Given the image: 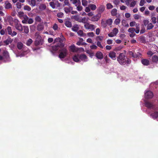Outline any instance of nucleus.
Masks as SVG:
<instances>
[{
	"instance_id": "1",
	"label": "nucleus",
	"mask_w": 158,
	"mask_h": 158,
	"mask_svg": "<svg viewBox=\"0 0 158 158\" xmlns=\"http://www.w3.org/2000/svg\"><path fill=\"white\" fill-rule=\"evenodd\" d=\"M117 60L121 65L129 64L131 63V60L128 58L123 53L119 54L117 58Z\"/></svg>"
},
{
	"instance_id": "2",
	"label": "nucleus",
	"mask_w": 158,
	"mask_h": 158,
	"mask_svg": "<svg viewBox=\"0 0 158 158\" xmlns=\"http://www.w3.org/2000/svg\"><path fill=\"white\" fill-rule=\"evenodd\" d=\"M56 40L59 41V42L56 44L54 45L52 47V49L53 51H57L60 50V48L64 47V44L61 42V39L60 38L57 39Z\"/></svg>"
},
{
	"instance_id": "3",
	"label": "nucleus",
	"mask_w": 158,
	"mask_h": 158,
	"mask_svg": "<svg viewBox=\"0 0 158 158\" xmlns=\"http://www.w3.org/2000/svg\"><path fill=\"white\" fill-rule=\"evenodd\" d=\"M60 53L59 55V57L60 58H65L68 54V50L67 49L64 47L59 50Z\"/></svg>"
},
{
	"instance_id": "4",
	"label": "nucleus",
	"mask_w": 158,
	"mask_h": 158,
	"mask_svg": "<svg viewBox=\"0 0 158 158\" xmlns=\"http://www.w3.org/2000/svg\"><path fill=\"white\" fill-rule=\"evenodd\" d=\"M84 27L86 29L90 30L92 31L94 30L95 28L94 25L89 24L88 23L85 24Z\"/></svg>"
},
{
	"instance_id": "5",
	"label": "nucleus",
	"mask_w": 158,
	"mask_h": 158,
	"mask_svg": "<svg viewBox=\"0 0 158 158\" xmlns=\"http://www.w3.org/2000/svg\"><path fill=\"white\" fill-rule=\"evenodd\" d=\"M101 16V14L98 13L96 15L93 16L91 18L90 20L93 22L97 21L100 19Z\"/></svg>"
},
{
	"instance_id": "6",
	"label": "nucleus",
	"mask_w": 158,
	"mask_h": 158,
	"mask_svg": "<svg viewBox=\"0 0 158 158\" xmlns=\"http://www.w3.org/2000/svg\"><path fill=\"white\" fill-rule=\"evenodd\" d=\"M129 53L130 56H131L134 58L140 57L141 55V54L139 52H137V53H134L132 51H129Z\"/></svg>"
},
{
	"instance_id": "7",
	"label": "nucleus",
	"mask_w": 158,
	"mask_h": 158,
	"mask_svg": "<svg viewBox=\"0 0 158 158\" xmlns=\"http://www.w3.org/2000/svg\"><path fill=\"white\" fill-rule=\"evenodd\" d=\"M152 92L150 91H147L145 94V97L146 98H151L153 97Z\"/></svg>"
},
{
	"instance_id": "8",
	"label": "nucleus",
	"mask_w": 158,
	"mask_h": 158,
	"mask_svg": "<svg viewBox=\"0 0 158 158\" xmlns=\"http://www.w3.org/2000/svg\"><path fill=\"white\" fill-rule=\"evenodd\" d=\"M145 105L146 107L148 108L151 109L152 108L154 110H156V109H155L154 108L153 105L152 103L148 102H145ZM156 110H158V108L156 109Z\"/></svg>"
},
{
	"instance_id": "9",
	"label": "nucleus",
	"mask_w": 158,
	"mask_h": 158,
	"mask_svg": "<svg viewBox=\"0 0 158 158\" xmlns=\"http://www.w3.org/2000/svg\"><path fill=\"white\" fill-rule=\"evenodd\" d=\"M69 48V50L73 52H77L79 50V48H76L74 44H72Z\"/></svg>"
},
{
	"instance_id": "10",
	"label": "nucleus",
	"mask_w": 158,
	"mask_h": 158,
	"mask_svg": "<svg viewBox=\"0 0 158 158\" xmlns=\"http://www.w3.org/2000/svg\"><path fill=\"white\" fill-rule=\"evenodd\" d=\"M95 56L96 57L99 59L101 60L103 58V54L100 51H98L95 54Z\"/></svg>"
},
{
	"instance_id": "11",
	"label": "nucleus",
	"mask_w": 158,
	"mask_h": 158,
	"mask_svg": "<svg viewBox=\"0 0 158 158\" xmlns=\"http://www.w3.org/2000/svg\"><path fill=\"white\" fill-rule=\"evenodd\" d=\"M116 53L113 51H111L109 54V56L113 60H115L116 58Z\"/></svg>"
},
{
	"instance_id": "12",
	"label": "nucleus",
	"mask_w": 158,
	"mask_h": 158,
	"mask_svg": "<svg viewBox=\"0 0 158 158\" xmlns=\"http://www.w3.org/2000/svg\"><path fill=\"white\" fill-rule=\"evenodd\" d=\"M79 58L80 60L85 62L87 61L85 60L87 59V57L85 54H82L79 55Z\"/></svg>"
},
{
	"instance_id": "13",
	"label": "nucleus",
	"mask_w": 158,
	"mask_h": 158,
	"mask_svg": "<svg viewBox=\"0 0 158 158\" xmlns=\"http://www.w3.org/2000/svg\"><path fill=\"white\" fill-rule=\"evenodd\" d=\"M150 116L154 119L157 118H158V111H154L153 113L151 114Z\"/></svg>"
},
{
	"instance_id": "14",
	"label": "nucleus",
	"mask_w": 158,
	"mask_h": 158,
	"mask_svg": "<svg viewBox=\"0 0 158 158\" xmlns=\"http://www.w3.org/2000/svg\"><path fill=\"white\" fill-rule=\"evenodd\" d=\"M15 27L16 29L20 31H23V29L22 25L20 23H17L15 25Z\"/></svg>"
},
{
	"instance_id": "15",
	"label": "nucleus",
	"mask_w": 158,
	"mask_h": 158,
	"mask_svg": "<svg viewBox=\"0 0 158 158\" xmlns=\"http://www.w3.org/2000/svg\"><path fill=\"white\" fill-rule=\"evenodd\" d=\"M141 61L142 64L144 65H148L149 64H150L149 60L147 59H143L141 60Z\"/></svg>"
},
{
	"instance_id": "16",
	"label": "nucleus",
	"mask_w": 158,
	"mask_h": 158,
	"mask_svg": "<svg viewBox=\"0 0 158 158\" xmlns=\"http://www.w3.org/2000/svg\"><path fill=\"white\" fill-rule=\"evenodd\" d=\"M44 27V26L42 24L39 23L37 26V29L38 31H40L43 30Z\"/></svg>"
},
{
	"instance_id": "17",
	"label": "nucleus",
	"mask_w": 158,
	"mask_h": 158,
	"mask_svg": "<svg viewBox=\"0 0 158 158\" xmlns=\"http://www.w3.org/2000/svg\"><path fill=\"white\" fill-rule=\"evenodd\" d=\"M69 6V7H65L64 8L65 12L67 14L70 12L71 11L73 10V7H72L70 6Z\"/></svg>"
},
{
	"instance_id": "18",
	"label": "nucleus",
	"mask_w": 158,
	"mask_h": 158,
	"mask_svg": "<svg viewBox=\"0 0 158 158\" xmlns=\"http://www.w3.org/2000/svg\"><path fill=\"white\" fill-rule=\"evenodd\" d=\"M35 23L37 22L40 23L41 22L42 20L40 16L38 15H36L35 18Z\"/></svg>"
},
{
	"instance_id": "19",
	"label": "nucleus",
	"mask_w": 158,
	"mask_h": 158,
	"mask_svg": "<svg viewBox=\"0 0 158 158\" xmlns=\"http://www.w3.org/2000/svg\"><path fill=\"white\" fill-rule=\"evenodd\" d=\"M79 27L78 24L74 25L72 28V30L75 32H77L79 30Z\"/></svg>"
},
{
	"instance_id": "20",
	"label": "nucleus",
	"mask_w": 158,
	"mask_h": 158,
	"mask_svg": "<svg viewBox=\"0 0 158 158\" xmlns=\"http://www.w3.org/2000/svg\"><path fill=\"white\" fill-rule=\"evenodd\" d=\"M79 55H74L73 58V60L75 62H78L80 60L79 59Z\"/></svg>"
},
{
	"instance_id": "21",
	"label": "nucleus",
	"mask_w": 158,
	"mask_h": 158,
	"mask_svg": "<svg viewBox=\"0 0 158 158\" xmlns=\"http://www.w3.org/2000/svg\"><path fill=\"white\" fill-rule=\"evenodd\" d=\"M70 1L72 2V3L75 5H81V2L80 0H70Z\"/></svg>"
},
{
	"instance_id": "22",
	"label": "nucleus",
	"mask_w": 158,
	"mask_h": 158,
	"mask_svg": "<svg viewBox=\"0 0 158 158\" xmlns=\"http://www.w3.org/2000/svg\"><path fill=\"white\" fill-rule=\"evenodd\" d=\"M64 24L68 27H72V23L69 20H67L65 21Z\"/></svg>"
},
{
	"instance_id": "23",
	"label": "nucleus",
	"mask_w": 158,
	"mask_h": 158,
	"mask_svg": "<svg viewBox=\"0 0 158 158\" xmlns=\"http://www.w3.org/2000/svg\"><path fill=\"white\" fill-rule=\"evenodd\" d=\"M77 33L78 35L81 36H85L86 35V34L85 33H84L83 32V31L81 30H80L78 31L77 32Z\"/></svg>"
},
{
	"instance_id": "24",
	"label": "nucleus",
	"mask_w": 158,
	"mask_h": 158,
	"mask_svg": "<svg viewBox=\"0 0 158 158\" xmlns=\"http://www.w3.org/2000/svg\"><path fill=\"white\" fill-rule=\"evenodd\" d=\"M111 14L113 16H116L117 14V10L115 8L113 9L111 11Z\"/></svg>"
},
{
	"instance_id": "25",
	"label": "nucleus",
	"mask_w": 158,
	"mask_h": 158,
	"mask_svg": "<svg viewBox=\"0 0 158 158\" xmlns=\"http://www.w3.org/2000/svg\"><path fill=\"white\" fill-rule=\"evenodd\" d=\"M139 39L140 42L143 43H145L146 42L144 36H141L139 37Z\"/></svg>"
},
{
	"instance_id": "26",
	"label": "nucleus",
	"mask_w": 158,
	"mask_h": 158,
	"mask_svg": "<svg viewBox=\"0 0 158 158\" xmlns=\"http://www.w3.org/2000/svg\"><path fill=\"white\" fill-rule=\"evenodd\" d=\"M5 8L7 9H10L12 8L11 4L9 2H6L5 3Z\"/></svg>"
},
{
	"instance_id": "27",
	"label": "nucleus",
	"mask_w": 158,
	"mask_h": 158,
	"mask_svg": "<svg viewBox=\"0 0 158 158\" xmlns=\"http://www.w3.org/2000/svg\"><path fill=\"white\" fill-rule=\"evenodd\" d=\"M23 44L21 42L18 43L17 44V47L18 48L19 50L21 49L23 47Z\"/></svg>"
},
{
	"instance_id": "28",
	"label": "nucleus",
	"mask_w": 158,
	"mask_h": 158,
	"mask_svg": "<svg viewBox=\"0 0 158 158\" xmlns=\"http://www.w3.org/2000/svg\"><path fill=\"white\" fill-rule=\"evenodd\" d=\"M154 26L151 23H149L148 24L147 26V29L148 30H151L153 28Z\"/></svg>"
},
{
	"instance_id": "29",
	"label": "nucleus",
	"mask_w": 158,
	"mask_h": 158,
	"mask_svg": "<svg viewBox=\"0 0 158 158\" xmlns=\"http://www.w3.org/2000/svg\"><path fill=\"white\" fill-rule=\"evenodd\" d=\"M152 60L153 62H156L158 61V56L154 55L152 58Z\"/></svg>"
},
{
	"instance_id": "30",
	"label": "nucleus",
	"mask_w": 158,
	"mask_h": 158,
	"mask_svg": "<svg viewBox=\"0 0 158 158\" xmlns=\"http://www.w3.org/2000/svg\"><path fill=\"white\" fill-rule=\"evenodd\" d=\"M42 41V40H38L37 39L35 40V46H38V45H39L40 44H42L41 43Z\"/></svg>"
},
{
	"instance_id": "31",
	"label": "nucleus",
	"mask_w": 158,
	"mask_h": 158,
	"mask_svg": "<svg viewBox=\"0 0 158 158\" xmlns=\"http://www.w3.org/2000/svg\"><path fill=\"white\" fill-rule=\"evenodd\" d=\"M24 32L26 34H27L29 32V29L28 27L23 26Z\"/></svg>"
},
{
	"instance_id": "32",
	"label": "nucleus",
	"mask_w": 158,
	"mask_h": 158,
	"mask_svg": "<svg viewBox=\"0 0 158 158\" xmlns=\"http://www.w3.org/2000/svg\"><path fill=\"white\" fill-rule=\"evenodd\" d=\"M3 55L6 58H7L9 56V53L7 51H4L3 53Z\"/></svg>"
},
{
	"instance_id": "33",
	"label": "nucleus",
	"mask_w": 158,
	"mask_h": 158,
	"mask_svg": "<svg viewBox=\"0 0 158 158\" xmlns=\"http://www.w3.org/2000/svg\"><path fill=\"white\" fill-rule=\"evenodd\" d=\"M106 22L107 25L110 26L112 24V20L111 19H108L106 20Z\"/></svg>"
},
{
	"instance_id": "34",
	"label": "nucleus",
	"mask_w": 158,
	"mask_h": 158,
	"mask_svg": "<svg viewBox=\"0 0 158 158\" xmlns=\"http://www.w3.org/2000/svg\"><path fill=\"white\" fill-rule=\"evenodd\" d=\"M143 23L144 25L145 26H147L149 23V21L148 19H144L143 21Z\"/></svg>"
},
{
	"instance_id": "35",
	"label": "nucleus",
	"mask_w": 158,
	"mask_h": 158,
	"mask_svg": "<svg viewBox=\"0 0 158 158\" xmlns=\"http://www.w3.org/2000/svg\"><path fill=\"white\" fill-rule=\"evenodd\" d=\"M30 5L32 7L35 6L36 5V0H31Z\"/></svg>"
},
{
	"instance_id": "36",
	"label": "nucleus",
	"mask_w": 158,
	"mask_h": 158,
	"mask_svg": "<svg viewBox=\"0 0 158 158\" xmlns=\"http://www.w3.org/2000/svg\"><path fill=\"white\" fill-rule=\"evenodd\" d=\"M32 40L31 39H29L26 42V45L27 46H29L32 43Z\"/></svg>"
},
{
	"instance_id": "37",
	"label": "nucleus",
	"mask_w": 158,
	"mask_h": 158,
	"mask_svg": "<svg viewBox=\"0 0 158 158\" xmlns=\"http://www.w3.org/2000/svg\"><path fill=\"white\" fill-rule=\"evenodd\" d=\"M101 25L103 28H105L107 26L106 22L102 20L101 21Z\"/></svg>"
},
{
	"instance_id": "38",
	"label": "nucleus",
	"mask_w": 158,
	"mask_h": 158,
	"mask_svg": "<svg viewBox=\"0 0 158 158\" xmlns=\"http://www.w3.org/2000/svg\"><path fill=\"white\" fill-rule=\"evenodd\" d=\"M157 18L155 17H152L151 18V21L154 24H155L157 22Z\"/></svg>"
},
{
	"instance_id": "39",
	"label": "nucleus",
	"mask_w": 158,
	"mask_h": 158,
	"mask_svg": "<svg viewBox=\"0 0 158 158\" xmlns=\"http://www.w3.org/2000/svg\"><path fill=\"white\" fill-rule=\"evenodd\" d=\"M136 4V1L135 0H133L131 3L130 5V7H134Z\"/></svg>"
},
{
	"instance_id": "40",
	"label": "nucleus",
	"mask_w": 158,
	"mask_h": 158,
	"mask_svg": "<svg viewBox=\"0 0 158 158\" xmlns=\"http://www.w3.org/2000/svg\"><path fill=\"white\" fill-rule=\"evenodd\" d=\"M118 31V29L116 28H114L112 31V32L114 34V35L115 36L117 34Z\"/></svg>"
},
{
	"instance_id": "41",
	"label": "nucleus",
	"mask_w": 158,
	"mask_h": 158,
	"mask_svg": "<svg viewBox=\"0 0 158 158\" xmlns=\"http://www.w3.org/2000/svg\"><path fill=\"white\" fill-rule=\"evenodd\" d=\"M24 9L25 10L27 11H30L31 10V8L28 6L25 5L24 6Z\"/></svg>"
},
{
	"instance_id": "42",
	"label": "nucleus",
	"mask_w": 158,
	"mask_h": 158,
	"mask_svg": "<svg viewBox=\"0 0 158 158\" xmlns=\"http://www.w3.org/2000/svg\"><path fill=\"white\" fill-rule=\"evenodd\" d=\"M88 19L86 18L85 17H84L83 18L81 19V23H82L85 24L86 23H87V22L88 20Z\"/></svg>"
},
{
	"instance_id": "43",
	"label": "nucleus",
	"mask_w": 158,
	"mask_h": 158,
	"mask_svg": "<svg viewBox=\"0 0 158 158\" xmlns=\"http://www.w3.org/2000/svg\"><path fill=\"white\" fill-rule=\"evenodd\" d=\"M7 30L8 34L10 35L12 34V31L11 27L9 26L7 28Z\"/></svg>"
},
{
	"instance_id": "44",
	"label": "nucleus",
	"mask_w": 158,
	"mask_h": 158,
	"mask_svg": "<svg viewBox=\"0 0 158 158\" xmlns=\"http://www.w3.org/2000/svg\"><path fill=\"white\" fill-rule=\"evenodd\" d=\"M50 6L53 8L54 9L55 8V3L54 2H51L49 3Z\"/></svg>"
},
{
	"instance_id": "45",
	"label": "nucleus",
	"mask_w": 158,
	"mask_h": 158,
	"mask_svg": "<svg viewBox=\"0 0 158 158\" xmlns=\"http://www.w3.org/2000/svg\"><path fill=\"white\" fill-rule=\"evenodd\" d=\"M16 5L17 8L18 9H21L22 6L23 5V4H22L20 2H17Z\"/></svg>"
},
{
	"instance_id": "46",
	"label": "nucleus",
	"mask_w": 158,
	"mask_h": 158,
	"mask_svg": "<svg viewBox=\"0 0 158 158\" xmlns=\"http://www.w3.org/2000/svg\"><path fill=\"white\" fill-rule=\"evenodd\" d=\"M135 31V29L133 27L129 28L128 30V32L131 33H134Z\"/></svg>"
},
{
	"instance_id": "47",
	"label": "nucleus",
	"mask_w": 158,
	"mask_h": 158,
	"mask_svg": "<svg viewBox=\"0 0 158 158\" xmlns=\"http://www.w3.org/2000/svg\"><path fill=\"white\" fill-rule=\"evenodd\" d=\"M76 6H77V10L78 11H81L82 10V7L81 5H76Z\"/></svg>"
},
{
	"instance_id": "48",
	"label": "nucleus",
	"mask_w": 158,
	"mask_h": 158,
	"mask_svg": "<svg viewBox=\"0 0 158 158\" xmlns=\"http://www.w3.org/2000/svg\"><path fill=\"white\" fill-rule=\"evenodd\" d=\"M70 6V4L69 3V1L68 0H64L63 6Z\"/></svg>"
},
{
	"instance_id": "49",
	"label": "nucleus",
	"mask_w": 158,
	"mask_h": 158,
	"mask_svg": "<svg viewBox=\"0 0 158 158\" xmlns=\"http://www.w3.org/2000/svg\"><path fill=\"white\" fill-rule=\"evenodd\" d=\"M12 40L10 41L8 39V38L5 41H4V43L6 45H8L9 43H11L12 42Z\"/></svg>"
},
{
	"instance_id": "50",
	"label": "nucleus",
	"mask_w": 158,
	"mask_h": 158,
	"mask_svg": "<svg viewBox=\"0 0 158 158\" xmlns=\"http://www.w3.org/2000/svg\"><path fill=\"white\" fill-rule=\"evenodd\" d=\"M82 3L83 6H86L87 5L88 2L86 0H82Z\"/></svg>"
},
{
	"instance_id": "51",
	"label": "nucleus",
	"mask_w": 158,
	"mask_h": 158,
	"mask_svg": "<svg viewBox=\"0 0 158 158\" xmlns=\"http://www.w3.org/2000/svg\"><path fill=\"white\" fill-rule=\"evenodd\" d=\"M106 7L107 9H110L113 7V6L110 3H108L107 4Z\"/></svg>"
},
{
	"instance_id": "52",
	"label": "nucleus",
	"mask_w": 158,
	"mask_h": 158,
	"mask_svg": "<svg viewBox=\"0 0 158 158\" xmlns=\"http://www.w3.org/2000/svg\"><path fill=\"white\" fill-rule=\"evenodd\" d=\"M33 20L31 18H29L28 20H27V23L29 24H32L33 23Z\"/></svg>"
},
{
	"instance_id": "53",
	"label": "nucleus",
	"mask_w": 158,
	"mask_h": 158,
	"mask_svg": "<svg viewBox=\"0 0 158 158\" xmlns=\"http://www.w3.org/2000/svg\"><path fill=\"white\" fill-rule=\"evenodd\" d=\"M64 14L62 12H59L57 13V16L58 18H62Z\"/></svg>"
},
{
	"instance_id": "54",
	"label": "nucleus",
	"mask_w": 158,
	"mask_h": 158,
	"mask_svg": "<svg viewBox=\"0 0 158 158\" xmlns=\"http://www.w3.org/2000/svg\"><path fill=\"white\" fill-rule=\"evenodd\" d=\"M120 22V20L119 19L117 18L115 19L114 21V23L116 25L118 24Z\"/></svg>"
},
{
	"instance_id": "55",
	"label": "nucleus",
	"mask_w": 158,
	"mask_h": 158,
	"mask_svg": "<svg viewBox=\"0 0 158 158\" xmlns=\"http://www.w3.org/2000/svg\"><path fill=\"white\" fill-rule=\"evenodd\" d=\"M90 8L92 10H94L96 9V6L94 4H92L90 6Z\"/></svg>"
},
{
	"instance_id": "56",
	"label": "nucleus",
	"mask_w": 158,
	"mask_h": 158,
	"mask_svg": "<svg viewBox=\"0 0 158 158\" xmlns=\"http://www.w3.org/2000/svg\"><path fill=\"white\" fill-rule=\"evenodd\" d=\"M97 46H98V47H100L101 48H103V47L102 46V44H101V42L99 41H97Z\"/></svg>"
},
{
	"instance_id": "57",
	"label": "nucleus",
	"mask_w": 158,
	"mask_h": 158,
	"mask_svg": "<svg viewBox=\"0 0 158 158\" xmlns=\"http://www.w3.org/2000/svg\"><path fill=\"white\" fill-rule=\"evenodd\" d=\"M103 39V37L102 36H97L96 40L97 41L99 40L102 41Z\"/></svg>"
},
{
	"instance_id": "58",
	"label": "nucleus",
	"mask_w": 158,
	"mask_h": 158,
	"mask_svg": "<svg viewBox=\"0 0 158 158\" xmlns=\"http://www.w3.org/2000/svg\"><path fill=\"white\" fill-rule=\"evenodd\" d=\"M134 18L135 19H139L140 16L137 14H135L133 15Z\"/></svg>"
},
{
	"instance_id": "59",
	"label": "nucleus",
	"mask_w": 158,
	"mask_h": 158,
	"mask_svg": "<svg viewBox=\"0 0 158 158\" xmlns=\"http://www.w3.org/2000/svg\"><path fill=\"white\" fill-rule=\"evenodd\" d=\"M87 35L89 36L93 37L94 36V34L93 32H89L87 33Z\"/></svg>"
},
{
	"instance_id": "60",
	"label": "nucleus",
	"mask_w": 158,
	"mask_h": 158,
	"mask_svg": "<svg viewBox=\"0 0 158 158\" xmlns=\"http://www.w3.org/2000/svg\"><path fill=\"white\" fill-rule=\"evenodd\" d=\"M145 3V1L144 0H141L139 3V5L140 6H142L144 5Z\"/></svg>"
},
{
	"instance_id": "61",
	"label": "nucleus",
	"mask_w": 158,
	"mask_h": 158,
	"mask_svg": "<svg viewBox=\"0 0 158 158\" xmlns=\"http://www.w3.org/2000/svg\"><path fill=\"white\" fill-rule=\"evenodd\" d=\"M58 27V26L56 23H55L54 24V25H53V26L52 27L53 29L55 31H56Z\"/></svg>"
},
{
	"instance_id": "62",
	"label": "nucleus",
	"mask_w": 158,
	"mask_h": 158,
	"mask_svg": "<svg viewBox=\"0 0 158 158\" xmlns=\"http://www.w3.org/2000/svg\"><path fill=\"white\" fill-rule=\"evenodd\" d=\"M90 48L91 49H97L98 47L95 45H93L90 46Z\"/></svg>"
},
{
	"instance_id": "63",
	"label": "nucleus",
	"mask_w": 158,
	"mask_h": 158,
	"mask_svg": "<svg viewBox=\"0 0 158 158\" xmlns=\"http://www.w3.org/2000/svg\"><path fill=\"white\" fill-rule=\"evenodd\" d=\"M136 24L135 21H132L130 23V25L131 27H132L134 26Z\"/></svg>"
},
{
	"instance_id": "64",
	"label": "nucleus",
	"mask_w": 158,
	"mask_h": 158,
	"mask_svg": "<svg viewBox=\"0 0 158 158\" xmlns=\"http://www.w3.org/2000/svg\"><path fill=\"white\" fill-rule=\"evenodd\" d=\"M155 6H150L148 7L149 9L151 10H152L155 9Z\"/></svg>"
}]
</instances>
